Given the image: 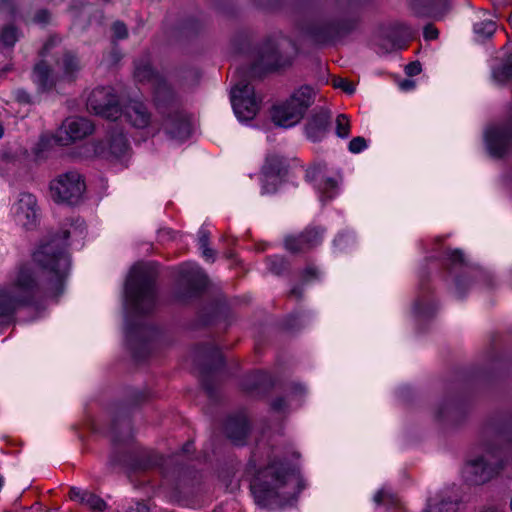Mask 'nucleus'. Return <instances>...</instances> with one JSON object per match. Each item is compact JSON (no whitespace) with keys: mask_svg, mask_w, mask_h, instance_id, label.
Wrapping results in <instances>:
<instances>
[{"mask_svg":"<svg viewBox=\"0 0 512 512\" xmlns=\"http://www.w3.org/2000/svg\"><path fill=\"white\" fill-rule=\"evenodd\" d=\"M85 233L84 221L69 219L60 233L49 240L33 254L34 261L52 274L42 281L38 270L31 263L15 268L6 284L0 285V324L14 321L22 307L34 306L46 298H57L64 291V283L70 269V257L66 251V240L70 236L82 237Z\"/></svg>","mask_w":512,"mask_h":512,"instance_id":"nucleus-1","label":"nucleus"},{"mask_svg":"<svg viewBox=\"0 0 512 512\" xmlns=\"http://www.w3.org/2000/svg\"><path fill=\"white\" fill-rule=\"evenodd\" d=\"M295 45L283 35L267 37L257 45L253 63L235 71L236 82L231 90V103L240 121L252 120L258 109L259 100L255 96L250 80L265 72H271L291 65Z\"/></svg>","mask_w":512,"mask_h":512,"instance_id":"nucleus-2","label":"nucleus"},{"mask_svg":"<svg viewBox=\"0 0 512 512\" xmlns=\"http://www.w3.org/2000/svg\"><path fill=\"white\" fill-rule=\"evenodd\" d=\"M295 471L281 459H273L260 469L250 487L255 502L261 507H283L296 500L300 489H296Z\"/></svg>","mask_w":512,"mask_h":512,"instance_id":"nucleus-3","label":"nucleus"},{"mask_svg":"<svg viewBox=\"0 0 512 512\" xmlns=\"http://www.w3.org/2000/svg\"><path fill=\"white\" fill-rule=\"evenodd\" d=\"M157 273L150 266H134L126 280L124 295L134 315L152 313L157 305Z\"/></svg>","mask_w":512,"mask_h":512,"instance_id":"nucleus-4","label":"nucleus"},{"mask_svg":"<svg viewBox=\"0 0 512 512\" xmlns=\"http://www.w3.org/2000/svg\"><path fill=\"white\" fill-rule=\"evenodd\" d=\"M315 91L310 86H301L289 99L274 106L273 122L282 128L296 125L304 116L307 109L314 103Z\"/></svg>","mask_w":512,"mask_h":512,"instance_id":"nucleus-5","label":"nucleus"},{"mask_svg":"<svg viewBox=\"0 0 512 512\" xmlns=\"http://www.w3.org/2000/svg\"><path fill=\"white\" fill-rule=\"evenodd\" d=\"M358 20L355 17L341 19L319 18L305 27V33L318 44L332 43L356 29Z\"/></svg>","mask_w":512,"mask_h":512,"instance_id":"nucleus-6","label":"nucleus"},{"mask_svg":"<svg viewBox=\"0 0 512 512\" xmlns=\"http://www.w3.org/2000/svg\"><path fill=\"white\" fill-rule=\"evenodd\" d=\"M134 77L138 82L148 83L153 88L154 100L158 109L162 104L173 100V91L165 78L154 70L150 55L145 53L134 61Z\"/></svg>","mask_w":512,"mask_h":512,"instance_id":"nucleus-7","label":"nucleus"},{"mask_svg":"<svg viewBox=\"0 0 512 512\" xmlns=\"http://www.w3.org/2000/svg\"><path fill=\"white\" fill-rule=\"evenodd\" d=\"M207 285V275L197 264H184L179 268L178 286L174 291V299L186 303L198 297Z\"/></svg>","mask_w":512,"mask_h":512,"instance_id":"nucleus-8","label":"nucleus"},{"mask_svg":"<svg viewBox=\"0 0 512 512\" xmlns=\"http://www.w3.org/2000/svg\"><path fill=\"white\" fill-rule=\"evenodd\" d=\"M85 189L84 179L77 171L62 173L50 182L51 197L57 203L76 205L82 199Z\"/></svg>","mask_w":512,"mask_h":512,"instance_id":"nucleus-9","label":"nucleus"},{"mask_svg":"<svg viewBox=\"0 0 512 512\" xmlns=\"http://www.w3.org/2000/svg\"><path fill=\"white\" fill-rule=\"evenodd\" d=\"M500 449L487 450L483 455L470 461L466 468V478L471 484L482 485L490 481L503 468Z\"/></svg>","mask_w":512,"mask_h":512,"instance_id":"nucleus-10","label":"nucleus"},{"mask_svg":"<svg viewBox=\"0 0 512 512\" xmlns=\"http://www.w3.org/2000/svg\"><path fill=\"white\" fill-rule=\"evenodd\" d=\"M125 335L134 358L142 360L150 353V343L157 339L159 331L148 323H133L127 319Z\"/></svg>","mask_w":512,"mask_h":512,"instance_id":"nucleus-11","label":"nucleus"},{"mask_svg":"<svg viewBox=\"0 0 512 512\" xmlns=\"http://www.w3.org/2000/svg\"><path fill=\"white\" fill-rule=\"evenodd\" d=\"M87 108L112 121L117 120L121 113V104L110 86L93 89L87 98Z\"/></svg>","mask_w":512,"mask_h":512,"instance_id":"nucleus-12","label":"nucleus"},{"mask_svg":"<svg viewBox=\"0 0 512 512\" xmlns=\"http://www.w3.org/2000/svg\"><path fill=\"white\" fill-rule=\"evenodd\" d=\"M158 110L165 117V130L172 139L184 141L190 136V120L178 109L174 95L172 101L162 104V108Z\"/></svg>","mask_w":512,"mask_h":512,"instance_id":"nucleus-13","label":"nucleus"},{"mask_svg":"<svg viewBox=\"0 0 512 512\" xmlns=\"http://www.w3.org/2000/svg\"><path fill=\"white\" fill-rule=\"evenodd\" d=\"M484 137L489 154L495 158L504 157L512 149V118L488 127Z\"/></svg>","mask_w":512,"mask_h":512,"instance_id":"nucleus-14","label":"nucleus"},{"mask_svg":"<svg viewBox=\"0 0 512 512\" xmlns=\"http://www.w3.org/2000/svg\"><path fill=\"white\" fill-rule=\"evenodd\" d=\"M107 130V139L95 144V153L106 159H121L125 157L130 150V145L123 128L117 124H110Z\"/></svg>","mask_w":512,"mask_h":512,"instance_id":"nucleus-15","label":"nucleus"},{"mask_svg":"<svg viewBox=\"0 0 512 512\" xmlns=\"http://www.w3.org/2000/svg\"><path fill=\"white\" fill-rule=\"evenodd\" d=\"M325 228L308 226L298 235H287L284 238L285 249L292 254L306 253L322 243Z\"/></svg>","mask_w":512,"mask_h":512,"instance_id":"nucleus-16","label":"nucleus"},{"mask_svg":"<svg viewBox=\"0 0 512 512\" xmlns=\"http://www.w3.org/2000/svg\"><path fill=\"white\" fill-rule=\"evenodd\" d=\"M15 221L25 229H32L38 221V206L36 197L27 192L19 194L12 206Z\"/></svg>","mask_w":512,"mask_h":512,"instance_id":"nucleus-17","label":"nucleus"},{"mask_svg":"<svg viewBox=\"0 0 512 512\" xmlns=\"http://www.w3.org/2000/svg\"><path fill=\"white\" fill-rule=\"evenodd\" d=\"M197 356L205 358L208 363L202 369V386L209 397H214L215 390L209 380V375L224 365L223 356L220 350L211 344H205L198 348Z\"/></svg>","mask_w":512,"mask_h":512,"instance_id":"nucleus-18","label":"nucleus"},{"mask_svg":"<svg viewBox=\"0 0 512 512\" xmlns=\"http://www.w3.org/2000/svg\"><path fill=\"white\" fill-rule=\"evenodd\" d=\"M331 123L330 112L326 109H314L307 119L304 130L312 142L321 141L328 133Z\"/></svg>","mask_w":512,"mask_h":512,"instance_id":"nucleus-19","label":"nucleus"},{"mask_svg":"<svg viewBox=\"0 0 512 512\" xmlns=\"http://www.w3.org/2000/svg\"><path fill=\"white\" fill-rule=\"evenodd\" d=\"M121 116L137 129H144L151 122V112L148 107L144 102L136 99H130L121 105Z\"/></svg>","mask_w":512,"mask_h":512,"instance_id":"nucleus-20","label":"nucleus"},{"mask_svg":"<svg viewBox=\"0 0 512 512\" xmlns=\"http://www.w3.org/2000/svg\"><path fill=\"white\" fill-rule=\"evenodd\" d=\"M467 402L461 398L444 399L436 408V418L442 422L456 424L467 414Z\"/></svg>","mask_w":512,"mask_h":512,"instance_id":"nucleus-21","label":"nucleus"},{"mask_svg":"<svg viewBox=\"0 0 512 512\" xmlns=\"http://www.w3.org/2000/svg\"><path fill=\"white\" fill-rule=\"evenodd\" d=\"M110 434L111 441L115 446L128 443L132 439V426L129 409L121 408L114 415Z\"/></svg>","mask_w":512,"mask_h":512,"instance_id":"nucleus-22","label":"nucleus"},{"mask_svg":"<svg viewBox=\"0 0 512 512\" xmlns=\"http://www.w3.org/2000/svg\"><path fill=\"white\" fill-rule=\"evenodd\" d=\"M61 131L66 134L67 141L81 140L92 134L94 131V124L84 117H69L63 122Z\"/></svg>","mask_w":512,"mask_h":512,"instance_id":"nucleus-23","label":"nucleus"},{"mask_svg":"<svg viewBox=\"0 0 512 512\" xmlns=\"http://www.w3.org/2000/svg\"><path fill=\"white\" fill-rule=\"evenodd\" d=\"M250 426L244 414L229 416L225 423L226 436L236 445H243Z\"/></svg>","mask_w":512,"mask_h":512,"instance_id":"nucleus-24","label":"nucleus"},{"mask_svg":"<svg viewBox=\"0 0 512 512\" xmlns=\"http://www.w3.org/2000/svg\"><path fill=\"white\" fill-rule=\"evenodd\" d=\"M110 463L112 465L127 464L130 465L134 470H149L161 466L163 463V458L157 453L145 451L138 455L131 462H127L126 459H121L117 457L116 454H112L110 457Z\"/></svg>","mask_w":512,"mask_h":512,"instance_id":"nucleus-25","label":"nucleus"},{"mask_svg":"<svg viewBox=\"0 0 512 512\" xmlns=\"http://www.w3.org/2000/svg\"><path fill=\"white\" fill-rule=\"evenodd\" d=\"M32 80L41 92L51 90L56 84L53 71L45 61H40L34 66Z\"/></svg>","mask_w":512,"mask_h":512,"instance_id":"nucleus-26","label":"nucleus"},{"mask_svg":"<svg viewBox=\"0 0 512 512\" xmlns=\"http://www.w3.org/2000/svg\"><path fill=\"white\" fill-rule=\"evenodd\" d=\"M242 386L247 392L265 391L273 386V380L270 374L259 371L247 376Z\"/></svg>","mask_w":512,"mask_h":512,"instance_id":"nucleus-27","label":"nucleus"},{"mask_svg":"<svg viewBox=\"0 0 512 512\" xmlns=\"http://www.w3.org/2000/svg\"><path fill=\"white\" fill-rule=\"evenodd\" d=\"M58 65L63 72V77L68 81H74L81 70L80 60L72 51H65Z\"/></svg>","mask_w":512,"mask_h":512,"instance_id":"nucleus-28","label":"nucleus"},{"mask_svg":"<svg viewBox=\"0 0 512 512\" xmlns=\"http://www.w3.org/2000/svg\"><path fill=\"white\" fill-rule=\"evenodd\" d=\"M437 307L432 299L429 298L428 292L423 290L418 295L414 304V313L419 320L430 319L436 312Z\"/></svg>","mask_w":512,"mask_h":512,"instance_id":"nucleus-29","label":"nucleus"},{"mask_svg":"<svg viewBox=\"0 0 512 512\" xmlns=\"http://www.w3.org/2000/svg\"><path fill=\"white\" fill-rule=\"evenodd\" d=\"M262 173L266 178L281 177L286 173L284 159L277 155L268 156L262 167Z\"/></svg>","mask_w":512,"mask_h":512,"instance_id":"nucleus-30","label":"nucleus"},{"mask_svg":"<svg viewBox=\"0 0 512 512\" xmlns=\"http://www.w3.org/2000/svg\"><path fill=\"white\" fill-rule=\"evenodd\" d=\"M492 79L498 84H505L512 80V54L492 68Z\"/></svg>","mask_w":512,"mask_h":512,"instance_id":"nucleus-31","label":"nucleus"},{"mask_svg":"<svg viewBox=\"0 0 512 512\" xmlns=\"http://www.w3.org/2000/svg\"><path fill=\"white\" fill-rule=\"evenodd\" d=\"M375 46L377 47V52L380 54H385L393 51L397 47H401L399 41L395 39L389 31L384 32L383 35L377 38Z\"/></svg>","mask_w":512,"mask_h":512,"instance_id":"nucleus-32","label":"nucleus"},{"mask_svg":"<svg viewBox=\"0 0 512 512\" xmlns=\"http://www.w3.org/2000/svg\"><path fill=\"white\" fill-rule=\"evenodd\" d=\"M210 233L208 230L201 228L198 233V243L202 256L211 262L215 260V251L209 247Z\"/></svg>","mask_w":512,"mask_h":512,"instance_id":"nucleus-33","label":"nucleus"},{"mask_svg":"<svg viewBox=\"0 0 512 512\" xmlns=\"http://www.w3.org/2000/svg\"><path fill=\"white\" fill-rule=\"evenodd\" d=\"M289 266L290 264L288 260L283 256L274 255L267 258L268 270L277 276L286 272L289 269Z\"/></svg>","mask_w":512,"mask_h":512,"instance_id":"nucleus-34","label":"nucleus"},{"mask_svg":"<svg viewBox=\"0 0 512 512\" xmlns=\"http://www.w3.org/2000/svg\"><path fill=\"white\" fill-rule=\"evenodd\" d=\"M338 183L333 178L321 179L318 183V189L321 193V200L326 201L332 199L337 193Z\"/></svg>","mask_w":512,"mask_h":512,"instance_id":"nucleus-35","label":"nucleus"},{"mask_svg":"<svg viewBox=\"0 0 512 512\" xmlns=\"http://www.w3.org/2000/svg\"><path fill=\"white\" fill-rule=\"evenodd\" d=\"M457 508L458 503L456 500L443 498L437 504L428 503L425 512H456Z\"/></svg>","mask_w":512,"mask_h":512,"instance_id":"nucleus-36","label":"nucleus"},{"mask_svg":"<svg viewBox=\"0 0 512 512\" xmlns=\"http://www.w3.org/2000/svg\"><path fill=\"white\" fill-rule=\"evenodd\" d=\"M0 39L5 46H14L19 39L17 28L13 25L3 27Z\"/></svg>","mask_w":512,"mask_h":512,"instance_id":"nucleus-37","label":"nucleus"},{"mask_svg":"<svg viewBox=\"0 0 512 512\" xmlns=\"http://www.w3.org/2000/svg\"><path fill=\"white\" fill-rule=\"evenodd\" d=\"M495 30L496 24L491 20H484L474 24V32L484 38L491 37Z\"/></svg>","mask_w":512,"mask_h":512,"instance_id":"nucleus-38","label":"nucleus"},{"mask_svg":"<svg viewBox=\"0 0 512 512\" xmlns=\"http://www.w3.org/2000/svg\"><path fill=\"white\" fill-rule=\"evenodd\" d=\"M82 503L88 505L93 511L102 512L106 509V502L99 496L88 492L85 498H82Z\"/></svg>","mask_w":512,"mask_h":512,"instance_id":"nucleus-39","label":"nucleus"},{"mask_svg":"<svg viewBox=\"0 0 512 512\" xmlns=\"http://www.w3.org/2000/svg\"><path fill=\"white\" fill-rule=\"evenodd\" d=\"M336 135L343 139L350 135V121L345 114H339L336 118Z\"/></svg>","mask_w":512,"mask_h":512,"instance_id":"nucleus-40","label":"nucleus"},{"mask_svg":"<svg viewBox=\"0 0 512 512\" xmlns=\"http://www.w3.org/2000/svg\"><path fill=\"white\" fill-rule=\"evenodd\" d=\"M202 27L203 25L198 19L189 18L183 23L181 30L186 35H193L198 33L202 29Z\"/></svg>","mask_w":512,"mask_h":512,"instance_id":"nucleus-41","label":"nucleus"},{"mask_svg":"<svg viewBox=\"0 0 512 512\" xmlns=\"http://www.w3.org/2000/svg\"><path fill=\"white\" fill-rule=\"evenodd\" d=\"M367 148V141L364 137L357 136L351 139L348 145V149L351 153L357 154Z\"/></svg>","mask_w":512,"mask_h":512,"instance_id":"nucleus-42","label":"nucleus"},{"mask_svg":"<svg viewBox=\"0 0 512 512\" xmlns=\"http://www.w3.org/2000/svg\"><path fill=\"white\" fill-rule=\"evenodd\" d=\"M393 37L396 39L397 35H401L402 37L408 39L413 36L412 28L404 23H400L394 26V28L389 31Z\"/></svg>","mask_w":512,"mask_h":512,"instance_id":"nucleus-43","label":"nucleus"},{"mask_svg":"<svg viewBox=\"0 0 512 512\" xmlns=\"http://www.w3.org/2000/svg\"><path fill=\"white\" fill-rule=\"evenodd\" d=\"M333 86L335 88L342 89L345 93L349 95L353 94L355 91V87L351 82H349L347 79L340 77H335L333 79Z\"/></svg>","mask_w":512,"mask_h":512,"instance_id":"nucleus-44","label":"nucleus"},{"mask_svg":"<svg viewBox=\"0 0 512 512\" xmlns=\"http://www.w3.org/2000/svg\"><path fill=\"white\" fill-rule=\"evenodd\" d=\"M446 255L452 266L463 265L465 263L463 252L459 249L449 250Z\"/></svg>","mask_w":512,"mask_h":512,"instance_id":"nucleus-45","label":"nucleus"},{"mask_svg":"<svg viewBox=\"0 0 512 512\" xmlns=\"http://www.w3.org/2000/svg\"><path fill=\"white\" fill-rule=\"evenodd\" d=\"M374 501L378 505L385 504L386 502L392 504L394 503V496L386 489H381L375 494Z\"/></svg>","mask_w":512,"mask_h":512,"instance_id":"nucleus-46","label":"nucleus"},{"mask_svg":"<svg viewBox=\"0 0 512 512\" xmlns=\"http://www.w3.org/2000/svg\"><path fill=\"white\" fill-rule=\"evenodd\" d=\"M319 270L313 265H308L302 272V279L304 282L319 279Z\"/></svg>","mask_w":512,"mask_h":512,"instance_id":"nucleus-47","label":"nucleus"},{"mask_svg":"<svg viewBox=\"0 0 512 512\" xmlns=\"http://www.w3.org/2000/svg\"><path fill=\"white\" fill-rule=\"evenodd\" d=\"M112 30H113V33H114V36L117 38V39H125L127 38L128 36V30H127V27L126 25L121 22V21H116L113 26H112Z\"/></svg>","mask_w":512,"mask_h":512,"instance_id":"nucleus-48","label":"nucleus"},{"mask_svg":"<svg viewBox=\"0 0 512 512\" xmlns=\"http://www.w3.org/2000/svg\"><path fill=\"white\" fill-rule=\"evenodd\" d=\"M51 18V13L48 9L38 10L33 18V21L37 24H48Z\"/></svg>","mask_w":512,"mask_h":512,"instance_id":"nucleus-49","label":"nucleus"},{"mask_svg":"<svg viewBox=\"0 0 512 512\" xmlns=\"http://www.w3.org/2000/svg\"><path fill=\"white\" fill-rule=\"evenodd\" d=\"M438 35H439V31H438V29L434 25L427 24L424 27L423 36H424L425 40L437 39Z\"/></svg>","mask_w":512,"mask_h":512,"instance_id":"nucleus-50","label":"nucleus"},{"mask_svg":"<svg viewBox=\"0 0 512 512\" xmlns=\"http://www.w3.org/2000/svg\"><path fill=\"white\" fill-rule=\"evenodd\" d=\"M88 492L89 491L82 490L78 487H71L69 494L71 499H77L82 503V498H85Z\"/></svg>","mask_w":512,"mask_h":512,"instance_id":"nucleus-51","label":"nucleus"},{"mask_svg":"<svg viewBox=\"0 0 512 512\" xmlns=\"http://www.w3.org/2000/svg\"><path fill=\"white\" fill-rule=\"evenodd\" d=\"M405 72L408 76H415L421 72V65L419 62H411L405 67Z\"/></svg>","mask_w":512,"mask_h":512,"instance_id":"nucleus-52","label":"nucleus"},{"mask_svg":"<svg viewBox=\"0 0 512 512\" xmlns=\"http://www.w3.org/2000/svg\"><path fill=\"white\" fill-rule=\"evenodd\" d=\"M16 99L21 103L28 104L31 102L30 95L25 90H22V89H19L16 91Z\"/></svg>","mask_w":512,"mask_h":512,"instance_id":"nucleus-53","label":"nucleus"},{"mask_svg":"<svg viewBox=\"0 0 512 512\" xmlns=\"http://www.w3.org/2000/svg\"><path fill=\"white\" fill-rule=\"evenodd\" d=\"M286 406L285 400L282 397L276 398L272 404L271 407L275 411H282Z\"/></svg>","mask_w":512,"mask_h":512,"instance_id":"nucleus-54","label":"nucleus"},{"mask_svg":"<svg viewBox=\"0 0 512 512\" xmlns=\"http://www.w3.org/2000/svg\"><path fill=\"white\" fill-rule=\"evenodd\" d=\"M128 512H149V508L146 504L138 502Z\"/></svg>","mask_w":512,"mask_h":512,"instance_id":"nucleus-55","label":"nucleus"},{"mask_svg":"<svg viewBox=\"0 0 512 512\" xmlns=\"http://www.w3.org/2000/svg\"><path fill=\"white\" fill-rule=\"evenodd\" d=\"M317 172H318V171H317V168H316V167L310 168V169H308V170H307L306 177H307L308 179H311V180L316 179V177H317Z\"/></svg>","mask_w":512,"mask_h":512,"instance_id":"nucleus-56","label":"nucleus"},{"mask_svg":"<svg viewBox=\"0 0 512 512\" xmlns=\"http://www.w3.org/2000/svg\"><path fill=\"white\" fill-rule=\"evenodd\" d=\"M276 191V188L274 185H269V184H263L262 186V193L265 194V193H273Z\"/></svg>","mask_w":512,"mask_h":512,"instance_id":"nucleus-57","label":"nucleus"},{"mask_svg":"<svg viewBox=\"0 0 512 512\" xmlns=\"http://www.w3.org/2000/svg\"><path fill=\"white\" fill-rule=\"evenodd\" d=\"M290 294L297 298H301L302 297V289L300 287L296 286L291 289Z\"/></svg>","mask_w":512,"mask_h":512,"instance_id":"nucleus-58","label":"nucleus"},{"mask_svg":"<svg viewBox=\"0 0 512 512\" xmlns=\"http://www.w3.org/2000/svg\"><path fill=\"white\" fill-rule=\"evenodd\" d=\"M193 449V443L191 441H188L186 442L183 446H182V452L183 453H190Z\"/></svg>","mask_w":512,"mask_h":512,"instance_id":"nucleus-59","label":"nucleus"},{"mask_svg":"<svg viewBox=\"0 0 512 512\" xmlns=\"http://www.w3.org/2000/svg\"><path fill=\"white\" fill-rule=\"evenodd\" d=\"M461 282L462 281H461L460 278H457L455 280L456 291H457L459 296H462V294H463L462 287H461Z\"/></svg>","mask_w":512,"mask_h":512,"instance_id":"nucleus-60","label":"nucleus"},{"mask_svg":"<svg viewBox=\"0 0 512 512\" xmlns=\"http://www.w3.org/2000/svg\"><path fill=\"white\" fill-rule=\"evenodd\" d=\"M259 6L269 7L271 0H254Z\"/></svg>","mask_w":512,"mask_h":512,"instance_id":"nucleus-61","label":"nucleus"},{"mask_svg":"<svg viewBox=\"0 0 512 512\" xmlns=\"http://www.w3.org/2000/svg\"><path fill=\"white\" fill-rule=\"evenodd\" d=\"M293 388L295 392L303 393L305 391L304 387L300 384H295Z\"/></svg>","mask_w":512,"mask_h":512,"instance_id":"nucleus-62","label":"nucleus"},{"mask_svg":"<svg viewBox=\"0 0 512 512\" xmlns=\"http://www.w3.org/2000/svg\"><path fill=\"white\" fill-rule=\"evenodd\" d=\"M3 134H4V129H3V127L0 125V139L3 137Z\"/></svg>","mask_w":512,"mask_h":512,"instance_id":"nucleus-63","label":"nucleus"},{"mask_svg":"<svg viewBox=\"0 0 512 512\" xmlns=\"http://www.w3.org/2000/svg\"><path fill=\"white\" fill-rule=\"evenodd\" d=\"M286 328H287V329H293V328H294V325H292V324H287V325H286Z\"/></svg>","mask_w":512,"mask_h":512,"instance_id":"nucleus-64","label":"nucleus"}]
</instances>
